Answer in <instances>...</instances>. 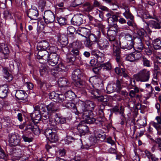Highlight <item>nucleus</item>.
Instances as JSON below:
<instances>
[{
	"label": "nucleus",
	"mask_w": 161,
	"mask_h": 161,
	"mask_svg": "<svg viewBox=\"0 0 161 161\" xmlns=\"http://www.w3.org/2000/svg\"><path fill=\"white\" fill-rule=\"evenodd\" d=\"M113 55L115 57L116 59L117 62H119L120 61L121 52L119 44L117 46H113Z\"/></svg>",
	"instance_id": "f8f14e48"
},
{
	"label": "nucleus",
	"mask_w": 161,
	"mask_h": 161,
	"mask_svg": "<svg viewBox=\"0 0 161 161\" xmlns=\"http://www.w3.org/2000/svg\"><path fill=\"white\" fill-rule=\"evenodd\" d=\"M59 64L57 65V67H56L58 69V71H61L63 70L64 68V66L61 61V59H60V60L58 61Z\"/></svg>",
	"instance_id": "bf43d9fd"
},
{
	"label": "nucleus",
	"mask_w": 161,
	"mask_h": 161,
	"mask_svg": "<svg viewBox=\"0 0 161 161\" xmlns=\"http://www.w3.org/2000/svg\"><path fill=\"white\" fill-rule=\"evenodd\" d=\"M57 98L56 100V101H58L59 103L62 102L63 101L65 102V95L60 94H58V95Z\"/></svg>",
	"instance_id": "13d9d810"
},
{
	"label": "nucleus",
	"mask_w": 161,
	"mask_h": 161,
	"mask_svg": "<svg viewBox=\"0 0 161 161\" xmlns=\"http://www.w3.org/2000/svg\"><path fill=\"white\" fill-rule=\"evenodd\" d=\"M91 54L97 58L98 62L101 63L102 61L101 58L103 56V54L102 53L98 50H93L92 51Z\"/></svg>",
	"instance_id": "a878e982"
},
{
	"label": "nucleus",
	"mask_w": 161,
	"mask_h": 161,
	"mask_svg": "<svg viewBox=\"0 0 161 161\" xmlns=\"http://www.w3.org/2000/svg\"><path fill=\"white\" fill-rule=\"evenodd\" d=\"M77 129L79 133L82 135H84L88 131V127L80 123L78 125Z\"/></svg>",
	"instance_id": "4be33fe9"
},
{
	"label": "nucleus",
	"mask_w": 161,
	"mask_h": 161,
	"mask_svg": "<svg viewBox=\"0 0 161 161\" xmlns=\"http://www.w3.org/2000/svg\"><path fill=\"white\" fill-rule=\"evenodd\" d=\"M83 15L81 14H79L74 16L71 20L72 25L79 26L83 23L84 21L83 18Z\"/></svg>",
	"instance_id": "9d476101"
},
{
	"label": "nucleus",
	"mask_w": 161,
	"mask_h": 161,
	"mask_svg": "<svg viewBox=\"0 0 161 161\" xmlns=\"http://www.w3.org/2000/svg\"><path fill=\"white\" fill-rule=\"evenodd\" d=\"M12 151L14 156L19 158H20L23 156V154L21 149L14 148L12 149Z\"/></svg>",
	"instance_id": "4c0bfd02"
},
{
	"label": "nucleus",
	"mask_w": 161,
	"mask_h": 161,
	"mask_svg": "<svg viewBox=\"0 0 161 161\" xmlns=\"http://www.w3.org/2000/svg\"><path fill=\"white\" fill-rule=\"evenodd\" d=\"M95 98L99 101L103 103V104H104L105 105H107L108 102L109 100L108 97L107 95L96 96Z\"/></svg>",
	"instance_id": "473e14b6"
},
{
	"label": "nucleus",
	"mask_w": 161,
	"mask_h": 161,
	"mask_svg": "<svg viewBox=\"0 0 161 161\" xmlns=\"http://www.w3.org/2000/svg\"><path fill=\"white\" fill-rule=\"evenodd\" d=\"M100 67L103 69H106L107 70H109L111 68V64L109 63L101 64Z\"/></svg>",
	"instance_id": "4d7b16f0"
},
{
	"label": "nucleus",
	"mask_w": 161,
	"mask_h": 161,
	"mask_svg": "<svg viewBox=\"0 0 161 161\" xmlns=\"http://www.w3.org/2000/svg\"><path fill=\"white\" fill-rule=\"evenodd\" d=\"M78 113L77 115L81 116L82 118L88 123L89 120L91 119L93 116L92 111L87 110L86 109L83 110V112H80V108H78Z\"/></svg>",
	"instance_id": "0eeeda50"
},
{
	"label": "nucleus",
	"mask_w": 161,
	"mask_h": 161,
	"mask_svg": "<svg viewBox=\"0 0 161 161\" xmlns=\"http://www.w3.org/2000/svg\"><path fill=\"white\" fill-rule=\"evenodd\" d=\"M60 60L59 55L55 52L51 53L49 54L47 62L49 65L54 66L58 63Z\"/></svg>",
	"instance_id": "423d86ee"
},
{
	"label": "nucleus",
	"mask_w": 161,
	"mask_h": 161,
	"mask_svg": "<svg viewBox=\"0 0 161 161\" xmlns=\"http://www.w3.org/2000/svg\"><path fill=\"white\" fill-rule=\"evenodd\" d=\"M136 33L139 36L141 39L143 40V38L145 36L146 32L143 29H138L136 30Z\"/></svg>",
	"instance_id": "de8ad7c7"
},
{
	"label": "nucleus",
	"mask_w": 161,
	"mask_h": 161,
	"mask_svg": "<svg viewBox=\"0 0 161 161\" xmlns=\"http://www.w3.org/2000/svg\"><path fill=\"white\" fill-rule=\"evenodd\" d=\"M8 88L6 86H0V97L4 98L6 97L8 92Z\"/></svg>",
	"instance_id": "bb28decb"
},
{
	"label": "nucleus",
	"mask_w": 161,
	"mask_h": 161,
	"mask_svg": "<svg viewBox=\"0 0 161 161\" xmlns=\"http://www.w3.org/2000/svg\"><path fill=\"white\" fill-rule=\"evenodd\" d=\"M142 61L144 66L147 67H150L151 66V62L144 56L142 57Z\"/></svg>",
	"instance_id": "864d4df0"
},
{
	"label": "nucleus",
	"mask_w": 161,
	"mask_h": 161,
	"mask_svg": "<svg viewBox=\"0 0 161 161\" xmlns=\"http://www.w3.org/2000/svg\"><path fill=\"white\" fill-rule=\"evenodd\" d=\"M107 42L106 40L98 38L96 43L100 49H103L106 47Z\"/></svg>",
	"instance_id": "cd10ccee"
},
{
	"label": "nucleus",
	"mask_w": 161,
	"mask_h": 161,
	"mask_svg": "<svg viewBox=\"0 0 161 161\" xmlns=\"http://www.w3.org/2000/svg\"><path fill=\"white\" fill-rule=\"evenodd\" d=\"M58 94L56 93L55 92H53L50 93V98L52 99H54V101H56L57 98Z\"/></svg>",
	"instance_id": "69168bd1"
},
{
	"label": "nucleus",
	"mask_w": 161,
	"mask_h": 161,
	"mask_svg": "<svg viewBox=\"0 0 161 161\" xmlns=\"http://www.w3.org/2000/svg\"><path fill=\"white\" fill-rule=\"evenodd\" d=\"M54 115L55 121L56 122V124L57 123L63 124L66 122L65 118L60 117L57 114H55Z\"/></svg>",
	"instance_id": "72a5a7b5"
},
{
	"label": "nucleus",
	"mask_w": 161,
	"mask_h": 161,
	"mask_svg": "<svg viewBox=\"0 0 161 161\" xmlns=\"http://www.w3.org/2000/svg\"><path fill=\"white\" fill-rule=\"evenodd\" d=\"M49 46V42L46 40H44L39 42L37 44V50L46 51V50Z\"/></svg>",
	"instance_id": "dca6fc26"
},
{
	"label": "nucleus",
	"mask_w": 161,
	"mask_h": 161,
	"mask_svg": "<svg viewBox=\"0 0 161 161\" xmlns=\"http://www.w3.org/2000/svg\"><path fill=\"white\" fill-rule=\"evenodd\" d=\"M124 42H134V40L133 39L131 35L126 33L124 34Z\"/></svg>",
	"instance_id": "49530a36"
},
{
	"label": "nucleus",
	"mask_w": 161,
	"mask_h": 161,
	"mask_svg": "<svg viewBox=\"0 0 161 161\" xmlns=\"http://www.w3.org/2000/svg\"><path fill=\"white\" fill-rule=\"evenodd\" d=\"M152 125L157 130L161 129V124L155 122L152 123Z\"/></svg>",
	"instance_id": "774afa93"
},
{
	"label": "nucleus",
	"mask_w": 161,
	"mask_h": 161,
	"mask_svg": "<svg viewBox=\"0 0 161 161\" xmlns=\"http://www.w3.org/2000/svg\"><path fill=\"white\" fill-rule=\"evenodd\" d=\"M138 123L140 126L145 127L147 125L146 120L145 119H142L137 121Z\"/></svg>",
	"instance_id": "0e129e2a"
},
{
	"label": "nucleus",
	"mask_w": 161,
	"mask_h": 161,
	"mask_svg": "<svg viewBox=\"0 0 161 161\" xmlns=\"http://www.w3.org/2000/svg\"><path fill=\"white\" fill-rule=\"evenodd\" d=\"M126 59L127 60L131 62L135 61L133 54H130L127 55L126 57Z\"/></svg>",
	"instance_id": "e2e57ef3"
},
{
	"label": "nucleus",
	"mask_w": 161,
	"mask_h": 161,
	"mask_svg": "<svg viewBox=\"0 0 161 161\" xmlns=\"http://www.w3.org/2000/svg\"><path fill=\"white\" fill-rule=\"evenodd\" d=\"M123 14L126 19H130L131 20L134 19V17L130 13L129 10L125 11Z\"/></svg>",
	"instance_id": "09e8293b"
},
{
	"label": "nucleus",
	"mask_w": 161,
	"mask_h": 161,
	"mask_svg": "<svg viewBox=\"0 0 161 161\" xmlns=\"http://www.w3.org/2000/svg\"><path fill=\"white\" fill-rule=\"evenodd\" d=\"M108 39L109 41L108 43L111 44L113 46H117V45L119 44L117 41L115 39L114 36L112 35H109L108 36Z\"/></svg>",
	"instance_id": "c9c22d12"
},
{
	"label": "nucleus",
	"mask_w": 161,
	"mask_h": 161,
	"mask_svg": "<svg viewBox=\"0 0 161 161\" xmlns=\"http://www.w3.org/2000/svg\"><path fill=\"white\" fill-rule=\"evenodd\" d=\"M67 31L68 35H71L73 36L74 33L76 31V29L74 27L70 26L67 28Z\"/></svg>",
	"instance_id": "603ef678"
},
{
	"label": "nucleus",
	"mask_w": 161,
	"mask_h": 161,
	"mask_svg": "<svg viewBox=\"0 0 161 161\" xmlns=\"http://www.w3.org/2000/svg\"><path fill=\"white\" fill-rule=\"evenodd\" d=\"M142 40L139 38H138L136 42L134 44L135 51L138 52H142L144 48V45Z\"/></svg>",
	"instance_id": "ddd939ff"
},
{
	"label": "nucleus",
	"mask_w": 161,
	"mask_h": 161,
	"mask_svg": "<svg viewBox=\"0 0 161 161\" xmlns=\"http://www.w3.org/2000/svg\"><path fill=\"white\" fill-rule=\"evenodd\" d=\"M46 108L49 113H54L58 110L59 108L56 103H51L47 106Z\"/></svg>",
	"instance_id": "412c9836"
},
{
	"label": "nucleus",
	"mask_w": 161,
	"mask_h": 161,
	"mask_svg": "<svg viewBox=\"0 0 161 161\" xmlns=\"http://www.w3.org/2000/svg\"><path fill=\"white\" fill-rule=\"evenodd\" d=\"M88 121L89 124H92L93 123H95L96 124H99V123H100V122L102 121L101 119L100 120H99L98 119H96L95 118H94L93 117V116L92 118L91 119H89V120Z\"/></svg>",
	"instance_id": "052dcab7"
},
{
	"label": "nucleus",
	"mask_w": 161,
	"mask_h": 161,
	"mask_svg": "<svg viewBox=\"0 0 161 161\" xmlns=\"http://www.w3.org/2000/svg\"><path fill=\"white\" fill-rule=\"evenodd\" d=\"M58 40L63 45L66 46L68 43L67 37L63 34H59L58 36Z\"/></svg>",
	"instance_id": "393cba45"
},
{
	"label": "nucleus",
	"mask_w": 161,
	"mask_h": 161,
	"mask_svg": "<svg viewBox=\"0 0 161 161\" xmlns=\"http://www.w3.org/2000/svg\"><path fill=\"white\" fill-rule=\"evenodd\" d=\"M58 84L59 86L63 88H67L69 86L70 83L67 79L63 77L60 78L58 80Z\"/></svg>",
	"instance_id": "f3484780"
},
{
	"label": "nucleus",
	"mask_w": 161,
	"mask_h": 161,
	"mask_svg": "<svg viewBox=\"0 0 161 161\" xmlns=\"http://www.w3.org/2000/svg\"><path fill=\"white\" fill-rule=\"evenodd\" d=\"M150 75L149 71L147 69H144L135 75L134 76L135 80L137 81L146 82L148 80Z\"/></svg>",
	"instance_id": "f03ea898"
},
{
	"label": "nucleus",
	"mask_w": 161,
	"mask_h": 161,
	"mask_svg": "<svg viewBox=\"0 0 161 161\" xmlns=\"http://www.w3.org/2000/svg\"><path fill=\"white\" fill-rule=\"evenodd\" d=\"M36 58L41 64L45 63L48 59L49 53L47 51L38 50Z\"/></svg>",
	"instance_id": "39448f33"
},
{
	"label": "nucleus",
	"mask_w": 161,
	"mask_h": 161,
	"mask_svg": "<svg viewBox=\"0 0 161 161\" xmlns=\"http://www.w3.org/2000/svg\"><path fill=\"white\" fill-rule=\"evenodd\" d=\"M0 47L1 50H2L4 54L7 55L9 53V51L7 45L3 43L0 45Z\"/></svg>",
	"instance_id": "a18cd8bd"
},
{
	"label": "nucleus",
	"mask_w": 161,
	"mask_h": 161,
	"mask_svg": "<svg viewBox=\"0 0 161 161\" xmlns=\"http://www.w3.org/2000/svg\"><path fill=\"white\" fill-rule=\"evenodd\" d=\"M154 48L155 50L161 48V40L159 39H156L154 40L153 42Z\"/></svg>",
	"instance_id": "ea45409f"
},
{
	"label": "nucleus",
	"mask_w": 161,
	"mask_h": 161,
	"mask_svg": "<svg viewBox=\"0 0 161 161\" xmlns=\"http://www.w3.org/2000/svg\"><path fill=\"white\" fill-rule=\"evenodd\" d=\"M36 113H37V116H36L35 118L32 119L33 121H34V123L35 122L37 123L38 121L40 120L41 117V115L40 114V112L37 111L36 112Z\"/></svg>",
	"instance_id": "338daca9"
},
{
	"label": "nucleus",
	"mask_w": 161,
	"mask_h": 161,
	"mask_svg": "<svg viewBox=\"0 0 161 161\" xmlns=\"http://www.w3.org/2000/svg\"><path fill=\"white\" fill-rule=\"evenodd\" d=\"M58 23L61 25H64L67 23V19L65 18L59 17L57 18Z\"/></svg>",
	"instance_id": "5fc2aeb1"
},
{
	"label": "nucleus",
	"mask_w": 161,
	"mask_h": 161,
	"mask_svg": "<svg viewBox=\"0 0 161 161\" xmlns=\"http://www.w3.org/2000/svg\"><path fill=\"white\" fill-rule=\"evenodd\" d=\"M40 88L42 92L46 91L50 87L49 84L45 81H40L38 82Z\"/></svg>",
	"instance_id": "f704fd0d"
},
{
	"label": "nucleus",
	"mask_w": 161,
	"mask_h": 161,
	"mask_svg": "<svg viewBox=\"0 0 161 161\" xmlns=\"http://www.w3.org/2000/svg\"><path fill=\"white\" fill-rule=\"evenodd\" d=\"M85 10L88 12H91L94 8V6L88 2H86L83 5Z\"/></svg>",
	"instance_id": "c03bdc74"
},
{
	"label": "nucleus",
	"mask_w": 161,
	"mask_h": 161,
	"mask_svg": "<svg viewBox=\"0 0 161 161\" xmlns=\"http://www.w3.org/2000/svg\"><path fill=\"white\" fill-rule=\"evenodd\" d=\"M105 105L102 103L98 106L99 115L101 118L104 117V110L105 108Z\"/></svg>",
	"instance_id": "a19ab883"
},
{
	"label": "nucleus",
	"mask_w": 161,
	"mask_h": 161,
	"mask_svg": "<svg viewBox=\"0 0 161 161\" xmlns=\"http://www.w3.org/2000/svg\"><path fill=\"white\" fill-rule=\"evenodd\" d=\"M119 16L115 15H114L112 16L111 18H110L108 19V23H111V21H118Z\"/></svg>",
	"instance_id": "680f3d73"
},
{
	"label": "nucleus",
	"mask_w": 161,
	"mask_h": 161,
	"mask_svg": "<svg viewBox=\"0 0 161 161\" xmlns=\"http://www.w3.org/2000/svg\"><path fill=\"white\" fill-rule=\"evenodd\" d=\"M29 130L32 132H33L34 133H37L39 131V129L37 125L35 124L34 121H32L27 126L25 130Z\"/></svg>",
	"instance_id": "a211bd4d"
},
{
	"label": "nucleus",
	"mask_w": 161,
	"mask_h": 161,
	"mask_svg": "<svg viewBox=\"0 0 161 161\" xmlns=\"http://www.w3.org/2000/svg\"><path fill=\"white\" fill-rule=\"evenodd\" d=\"M134 82V84H132V82L131 81L130 84L133 86H134V90H131L129 92V96L130 97L133 98L135 97L136 93H138L139 92V88L135 85V80H134L133 81Z\"/></svg>",
	"instance_id": "c85d7f7f"
},
{
	"label": "nucleus",
	"mask_w": 161,
	"mask_h": 161,
	"mask_svg": "<svg viewBox=\"0 0 161 161\" xmlns=\"http://www.w3.org/2000/svg\"><path fill=\"white\" fill-rule=\"evenodd\" d=\"M65 101H72L75 98V94L72 91L69 90L65 92Z\"/></svg>",
	"instance_id": "5701e85b"
},
{
	"label": "nucleus",
	"mask_w": 161,
	"mask_h": 161,
	"mask_svg": "<svg viewBox=\"0 0 161 161\" xmlns=\"http://www.w3.org/2000/svg\"><path fill=\"white\" fill-rule=\"evenodd\" d=\"M123 81L120 80H117L114 84L115 87V91L117 92H119L123 87Z\"/></svg>",
	"instance_id": "7c9ffc66"
},
{
	"label": "nucleus",
	"mask_w": 161,
	"mask_h": 161,
	"mask_svg": "<svg viewBox=\"0 0 161 161\" xmlns=\"http://www.w3.org/2000/svg\"><path fill=\"white\" fill-rule=\"evenodd\" d=\"M88 37H86L85 42V46L89 48H92L94 45L96 43L98 38L93 34H90Z\"/></svg>",
	"instance_id": "7ed1b4c3"
},
{
	"label": "nucleus",
	"mask_w": 161,
	"mask_h": 161,
	"mask_svg": "<svg viewBox=\"0 0 161 161\" xmlns=\"http://www.w3.org/2000/svg\"><path fill=\"white\" fill-rule=\"evenodd\" d=\"M156 21L151 20L149 23V25L152 28L154 29H160L161 28L160 21L158 19L156 18Z\"/></svg>",
	"instance_id": "b1692460"
},
{
	"label": "nucleus",
	"mask_w": 161,
	"mask_h": 161,
	"mask_svg": "<svg viewBox=\"0 0 161 161\" xmlns=\"http://www.w3.org/2000/svg\"><path fill=\"white\" fill-rule=\"evenodd\" d=\"M58 130V128L54 126L53 127H51L50 128H47L44 131V134L47 138L52 135L54 132Z\"/></svg>",
	"instance_id": "c756f323"
},
{
	"label": "nucleus",
	"mask_w": 161,
	"mask_h": 161,
	"mask_svg": "<svg viewBox=\"0 0 161 161\" xmlns=\"http://www.w3.org/2000/svg\"><path fill=\"white\" fill-rule=\"evenodd\" d=\"M83 76L84 73L82 70L76 69L73 71L72 74V77L75 86L80 88L84 87L85 83L81 80Z\"/></svg>",
	"instance_id": "f257e3e1"
},
{
	"label": "nucleus",
	"mask_w": 161,
	"mask_h": 161,
	"mask_svg": "<svg viewBox=\"0 0 161 161\" xmlns=\"http://www.w3.org/2000/svg\"><path fill=\"white\" fill-rule=\"evenodd\" d=\"M50 69V68L47 66H42L40 69V72L42 76L47 74Z\"/></svg>",
	"instance_id": "37998d69"
},
{
	"label": "nucleus",
	"mask_w": 161,
	"mask_h": 161,
	"mask_svg": "<svg viewBox=\"0 0 161 161\" xmlns=\"http://www.w3.org/2000/svg\"><path fill=\"white\" fill-rule=\"evenodd\" d=\"M124 46L122 48L125 50H130L132 49L134 47V42H125Z\"/></svg>",
	"instance_id": "e433bc0d"
},
{
	"label": "nucleus",
	"mask_w": 161,
	"mask_h": 161,
	"mask_svg": "<svg viewBox=\"0 0 161 161\" xmlns=\"http://www.w3.org/2000/svg\"><path fill=\"white\" fill-rule=\"evenodd\" d=\"M83 2V0H74L71 5L72 7H75L81 5Z\"/></svg>",
	"instance_id": "6e6d98bb"
},
{
	"label": "nucleus",
	"mask_w": 161,
	"mask_h": 161,
	"mask_svg": "<svg viewBox=\"0 0 161 161\" xmlns=\"http://www.w3.org/2000/svg\"><path fill=\"white\" fill-rule=\"evenodd\" d=\"M56 132L57 130H56L52 135L47 138L51 142H54L58 141V138Z\"/></svg>",
	"instance_id": "58836bf2"
},
{
	"label": "nucleus",
	"mask_w": 161,
	"mask_h": 161,
	"mask_svg": "<svg viewBox=\"0 0 161 161\" xmlns=\"http://www.w3.org/2000/svg\"><path fill=\"white\" fill-rule=\"evenodd\" d=\"M108 93H110L115 90V86L114 84L108 85L106 88Z\"/></svg>",
	"instance_id": "3c124183"
},
{
	"label": "nucleus",
	"mask_w": 161,
	"mask_h": 161,
	"mask_svg": "<svg viewBox=\"0 0 161 161\" xmlns=\"http://www.w3.org/2000/svg\"><path fill=\"white\" fill-rule=\"evenodd\" d=\"M43 18L46 24L53 23L55 19L53 13L50 10H47L45 11Z\"/></svg>",
	"instance_id": "6e6552de"
},
{
	"label": "nucleus",
	"mask_w": 161,
	"mask_h": 161,
	"mask_svg": "<svg viewBox=\"0 0 161 161\" xmlns=\"http://www.w3.org/2000/svg\"><path fill=\"white\" fill-rule=\"evenodd\" d=\"M112 112L114 113H119L121 114L122 116L123 115V113L124 110L122 108L121 106L120 107V110H119L118 107L116 106H115L112 109Z\"/></svg>",
	"instance_id": "8fccbe9b"
},
{
	"label": "nucleus",
	"mask_w": 161,
	"mask_h": 161,
	"mask_svg": "<svg viewBox=\"0 0 161 161\" xmlns=\"http://www.w3.org/2000/svg\"><path fill=\"white\" fill-rule=\"evenodd\" d=\"M15 96L19 100H25L27 97V94L24 91L19 90L16 91Z\"/></svg>",
	"instance_id": "6ab92c4d"
},
{
	"label": "nucleus",
	"mask_w": 161,
	"mask_h": 161,
	"mask_svg": "<svg viewBox=\"0 0 161 161\" xmlns=\"http://www.w3.org/2000/svg\"><path fill=\"white\" fill-rule=\"evenodd\" d=\"M76 58V56H74L70 52L67 55V60L68 62L73 63L75 61Z\"/></svg>",
	"instance_id": "79ce46f5"
},
{
	"label": "nucleus",
	"mask_w": 161,
	"mask_h": 161,
	"mask_svg": "<svg viewBox=\"0 0 161 161\" xmlns=\"http://www.w3.org/2000/svg\"><path fill=\"white\" fill-rule=\"evenodd\" d=\"M3 73L4 74V77L7 80L8 82L11 81L13 79V76L9 73L8 69L5 67L3 68Z\"/></svg>",
	"instance_id": "2f4dec72"
},
{
	"label": "nucleus",
	"mask_w": 161,
	"mask_h": 161,
	"mask_svg": "<svg viewBox=\"0 0 161 161\" xmlns=\"http://www.w3.org/2000/svg\"><path fill=\"white\" fill-rule=\"evenodd\" d=\"M68 47L70 53L76 57L79 55L80 49L76 43H70L69 44Z\"/></svg>",
	"instance_id": "9b49d317"
},
{
	"label": "nucleus",
	"mask_w": 161,
	"mask_h": 161,
	"mask_svg": "<svg viewBox=\"0 0 161 161\" xmlns=\"http://www.w3.org/2000/svg\"><path fill=\"white\" fill-rule=\"evenodd\" d=\"M71 101H65L63 104V105L64 107H65L68 108H69L72 110L73 112L75 114H77L78 109H77L75 103L71 102Z\"/></svg>",
	"instance_id": "2eb2a0df"
},
{
	"label": "nucleus",
	"mask_w": 161,
	"mask_h": 161,
	"mask_svg": "<svg viewBox=\"0 0 161 161\" xmlns=\"http://www.w3.org/2000/svg\"><path fill=\"white\" fill-rule=\"evenodd\" d=\"M9 145L10 146L20 145V140L18 134H11L9 135Z\"/></svg>",
	"instance_id": "1a4fd4ad"
},
{
	"label": "nucleus",
	"mask_w": 161,
	"mask_h": 161,
	"mask_svg": "<svg viewBox=\"0 0 161 161\" xmlns=\"http://www.w3.org/2000/svg\"><path fill=\"white\" fill-rule=\"evenodd\" d=\"M95 106L96 105L94 102L88 101L85 103H80L79 105V107L80 108V112H83V110H85V109L92 111Z\"/></svg>",
	"instance_id": "20e7f679"
},
{
	"label": "nucleus",
	"mask_w": 161,
	"mask_h": 161,
	"mask_svg": "<svg viewBox=\"0 0 161 161\" xmlns=\"http://www.w3.org/2000/svg\"><path fill=\"white\" fill-rule=\"evenodd\" d=\"M27 15L31 19L36 20L38 15V11L35 9H30L27 12Z\"/></svg>",
	"instance_id": "aec40b11"
},
{
	"label": "nucleus",
	"mask_w": 161,
	"mask_h": 161,
	"mask_svg": "<svg viewBox=\"0 0 161 161\" xmlns=\"http://www.w3.org/2000/svg\"><path fill=\"white\" fill-rule=\"evenodd\" d=\"M80 27L78 29L77 32L78 34L86 38L87 36H89L91 32L90 28Z\"/></svg>",
	"instance_id": "4468645a"
}]
</instances>
